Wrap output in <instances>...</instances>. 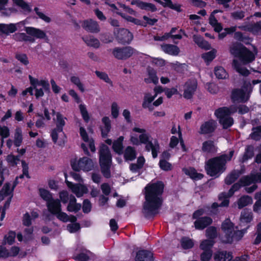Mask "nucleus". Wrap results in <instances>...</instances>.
<instances>
[{"instance_id": "obj_12", "label": "nucleus", "mask_w": 261, "mask_h": 261, "mask_svg": "<svg viewBox=\"0 0 261 261\" xmlns=\"http://www.w3.org/2000/svg\"><path fill=\"white\" fill-rule=\"evenodd\" d=\"M80 134L84 141V143L81 145V147L85 153L89 154L88 147L92 152H94L95 151V147L93 140L88 135L86 130L82 126L80 128Z\"/></svg>"}, {"instance_id": "obj_23", "label": "nucleus", "mask_w": 261, "mask_h": 261, "mask_svg": "<svg viewBox=\"0 0 261 261\" xmlns=\"http://www.w3.org/2000/svg\"><path fill=\"white\" fill-rule=\"evenodd\" d=\"M239 28L244 31L250 32L254 35H257L261 32V21L253 24L239 27Z\"/></svg>"}, {"instance_id": "obj_18", "label": "nucleus", "mask_w": 261, "mask_h": 261, "mask_svg": "<svg viewBox=\"0 0 261 261\" xmlns=\"http://www.w3.org/2000/svg\"><path fill=\"white\" fill-rule=\"evenodd\" d=\"M17 178H16L13 185L10 182L5 184L2 189L0 191V201L3 200L7 196H9L10 197H12L13 191L17 185Z\"/></svg>"}, {"instance_id": "obj_26", "label": "nucleus", "mask_w": 261, "mask_h": 261, "mask_svg": "<svg viewBox=\"0 0 261 261\" xmlns=\"http://www.w3.org/2000/svg\"><path fill=\"white\" fill-rule=\"evenodd\" d=\"M163 51L165 53L172 56H177L179 53V48L174 45L164 44L161 45Z\"/></svg>"}, {"instance_id": "obj_29", "label": "nucleus", "mask_w": 261, "mask_h": 261, "mask_svg": "<svg viewBox=\"0 0 261 261\" xmlns=\"http://www.w3.org/2000/svg\"><path fill=\"white\" fill-rule=\"evenodd\" d=\"M83 40L89 46L98 48L100 46V43L99 40L93 36H85L83 37Z\"/></svg>"}, {"instance_id": "obj_36", "label": "nucleus", "mask_w": 261, "mask_h": 261, "mask_svg": "<svg viewBox=\"0 0 261 261\" xmlns=\"http://www.w3.org/2000/svg\"><path fill=\"white\" fill-rule=\"evenodd\" d=\"M56 115V119L55 121L56 127L58 128V133H62L63 127L65 125L66 118L64 117L60 113H57Z\"/></svg>"}, {"instance_id": "obj_4", "label": "nucleus", "mask_w": 261, "mask_h": 261, "mask_svg": "<svg viewBox=\"0 0 261 261\" xmlns=\"http://www.w3.org/2000/svg\"><path fill=\"white\" fill-rule=\"evenodd\" d=\"M240 184H234L229 191L227 194L222 193L219 195V199L222 202L218 205L217 203H214L212 205V208L214 209L218 206H227L229 204L228 198L231 196L234 191L238 190L241 186H249L254 182H261V173L256 175L251 174V176H247L242 178Z\"/></svg>"}, {"instance_id": "obj_60", "label": "nucleus", "mask_w": 261, "mask_h": 261, "mask_svg": "<svg viewBox=\"0 0 261 261\" xmlns=\"http://www.w3.org/2000/svg\"><path fill=\"white\" fill-rule=\"evenodd\" d=\"M159 164L161 169L164 171H169L172 168V165L165 160H160Z\"/></svg>"}, {"instance_id": "obj_9", "label": "nucleus", "mask_w": 261, "mask_h": 261, "mask_svg": "<svg viewBox=\"0 0 261 261\" xmlns=\"http://www.w3.org/2000/svg\"><path fill=\"white\" fill-rule=\"evenodd\" d=\"M112 156L109 148L105 145H102L99 151V163L101 172L103 176L109 178L111 176L110 167Z\"/></svg>"}, {"instance_id": "obj_47", "label": "nucleus", "mask_w": 261, "mask_h": 261, "mask_svg": "<svg viewBox=\"0 0 261 261\" xmlns=\"http://www.w3.org/2000/svg\"><path fill=\"white\" fill-rule=\"evenodd\" d=\"M156 2L161 4L163 6L168 7L171 9H174L177 11H180V6L177 4H173L171 0H154Z\"/></svg>"}, {"instance_id": "obj_55", "label": "nucleus", "mask_w": 261, "mask_h": 261, "mask_svg": "<svg viewBox=\"0 0 261 261\" xmlns=\"http://www.w3.org/2000/svg\"><path fill=\"white\" fill-rule=\"evenodd\" d=\"M13 3L16 6L21 8L24 11H30L28 4L24 0H12Z\"/></svg>"}, {"instance_id": "obj_11", "label": "nucleus", "mask_w": 261, "mask_h": 261, "mask_svg": "<svg viewBox=\"0 0 261 261\" xmlns=\"http://www.w3.org/2000/svg\"><path fill=\"white\" fill-rule=\"evenodd\" d=\"M252 91V85L250 83H245L243 89L235 90L232 93V99L234 102H244L249 97Z\"/></svg>"}, {"instance_id": "obj_49", "label": "nucleus", "mask_w": 261, "mask_h": 261, "mask_svg": "<svg viewBox=\"0 0 261 261\" xmlns=\"http://www.w3.org/2000/svg\"><path fill=\"white\" fill-rule=\"evenodd\" d=\"M144 21L141 20L140 26L146 27L147 25H153L158 21L155 18H149L147 16L144 15L143 17Z\"/></svg>"}, {"instance_id": "obj_40", "label": "nucleus", "mask_w": 261, "mask_h": 261, "mask_svg": "<svg viewBox=\"0 0 261 261\" xmlns=\"http://www.w3.org/2000/svg\"><path fill=\"white\" fill-rule=\"evenodd\" d=\"M38 216L36 212L33 211L31 214L28 213H25L23 217V224L25 226H29L31 224L32 220L37 218Z\"/></svg>"}, {"instance_id": "obj_41", "label": "nucleus", "mask_w": 261, "mask_h": 261, "mask_svg": "<svg viewBox=\"0 0 261 261\" xmlns=\"http://www.w3.org/2000/svg\"><path fill=\"white\" fill-rule=\"evenodd\" d=\"M184 171L186 174L194 180L200 179L203 176L202 174L197 173L195 169L192 168L184 169Z\"/></svg>"}, {"instance_id": "obj_37", "label": "nucleus", "mask_w": 261, "mask_h": 261, "mask_svg": "<svg viewBox=\"0 0 261 261\" xmlns=\"http://www.w3.org/2000/svg\"><path fill=\"white\" fill-rule=\"evenodd\" d=\"M217 53V50L213 48L211 51L202 54L201 58L207 64H208L216 58Z\"/></svg>"}, {"instance_id": "obj_42", "label": "nucleus", "mask_w": 261, "mask_h": 261, "mask_svg": "<svg viewBox=\"0 0 261 261\" xmlns=\"http://www.w3.org/2000/svg\"><path fill=\"white\" fill-rule=\"evenodd\" d=\"M214 73L218 79H226L228 77V74L222 66H217L214 69Z\"/></svg>"}, {"instance_id": "obj_19", "label": "nucleus", "mask_w": 261, "mask_h": 261, "mask_svg": "<svg viewBox=\"0 0 261 261\" xmlns=\"http://www.w3.org/2000/svg\"><path fill=\"white\" fill-rule=\"evenodd\" d=\"M29 79L31 85L32 86L33 88L38 87V86H41L44 89V91H48L49 89V84L47 80L35 78L32 75H29Z\"/></svg>"}, {"instance_id": "obj_48", "label": "nucleus", "mask_w": 261, "mask_h": 261, "mask_svg": "<svg viewBox=\"0 0 261 261\" xmlns=\"http://www.w3.org/2000/svg\"><path fill=\"white\" fill-rule=\"evenodd\" d=\"M252 220V215L251 212L246 210H244L240 217L241 222L248 223L250 222Z\"/></svg>"}, {"instance_id": "obj_51", "label": "nucleus", "mask_w": 261, "mask_h": 261, "mask_svg": "<svg viewBox=\"0 0 261 261\" xmlns=\"http://www.w3.org/2000/svg\"><path fill=\"white\" fill-rule=\"evenodd\" d=\"M70 81L72 83L74 84L78 88L79 90L84 92L85 91L84 86L83 84L81 82L80 78L76 76H72L70 77Z\"/></svg>"}, {"instance_id": "obj_30", "label": "nucleus", "mask_w": 261, "mask_h": 261, "mask_svg": "<svg viewBox=\"0 0 261 261\" xmlns=\"http://www.w3.org/2000/svg\"><path fill=\"white\" fill-rule=\"evenodd\" d=\"M193 40L195 43L201 48L209 50L212 48L211 44L206 41L204 40L202 37L200 36L194 35Z\"/></svg>"}, {"instance_id": "obj_54", "label": "nucleus", "mask_w": 261, "mask_h": 261, "mask_svg": "<svg viewBox=\"0 0 261 261\" xmlns=\"http://www.w3.org/2000/svg\"><path fill=\"white\" fill-rule=\"evenodd\" d=\"M79 109L83 119L85 122H88L89 121L90 116L86 106L84 104H80L79 106Z\"/></svg>"}, {"instance_id": "obj_14", "label": "nucleus", "mask_w": 261, "mask_h": 261, "mask_svg": "<svg viewBox=\"0 0 261 261\" xmlns=\"http://www.w3.org/2000/svg\"><path fill=\"white\" fill-rule=\"evenodd\" d=\"M65 181L68 187L71 190L72 193H73L77 197H81L86 194L88 192V188L86 185L82 184H73L71 182L67 180L66 178V174Z\"/></svg>"}, {"instance_id": "obj_56", "label": "nucleus", "mask_w": 261, "mask_h": 261, "mask_svg": "<svg viewBox=\"0 0 261 261\" xmlns=\"http://www.w3.org/2000/svg\"><path fill=\"white\" fill-rule=\"evenodd\" d=\"M240 174L239 172L236 171L232 172L225 178V183L227 185L232 184L239 177Z\"/></svg>"}, {"instance_id": "obj_43", "label": "nucleus", "mask_w": 261, "mask_h": 261, "mask_svg": "<svg viewBox=\"0 0 261 261\" xmlns=\"http://www.w3.org/2000/svg\"><path fill=\"white\" fill-rule=\"evenodd\" d=\"M56 216L61 221L66 222L67 221H70L71 222H74L76 220V218L74 216H68L65 213L60 211L57 213Z\"/></svg>"}, {"instance_id": "obj_53", "label": "nucleus", "mask_w": 261, "mask_h": 261, "mask_svg": "<svg viewBox=\"0 0 261 261\" xmlns=\"http://www.w3.org/2000/svg\"><path fill=\"white\" fill-rule=\"evenodd\" d=\"M10 136V129L7 126H0V136L2 137V146L3 145L5 138H7Z\"/></svg>"}, {"instance_id": "obj_38", "label": "nucleus", "mask_w": 261, "mask_h": 261, "mask_svg": "<svg viewBox=\"0 0 261 261\" xmlns=\"http://www.w3.org/2000/svg\"><path fill=\"white\" fill-rule=\"evenodd\" d=\"M9 0H0V11L5 16H10L14 11V9L11 8H6Z\"/></svg>"}, {"instance_id": "obj_27", "label": "nucleus", "mask_w": 261, "mask_h": 261, "mask_svg": "<svg viewBox=\"0 0 261 261\" xmlns=\"http://www.w3.org/2000/svg\"><path fill=\"white\" fill-rule=\"evenodd\" d=\"M144 81L147 84L152 83L154 84H157L159 82V78L156 75V71L153 69H148Z\"/></svg>"}, {"instance_id": "obj_59", "label": "nucleus", "mask_w": 261, "mask_h": 261, "mask_svg": "<svg viewBox=\"0 0 261 261\" xmlns=\"http://www.w3.org/2000/svg\"><path fill=\"white\" fill-rule=\"evenodd\" d=\"M111 112L113 118H117L118 117L119 114V107L116 102H114L112 103Z\"/></svg>"}, {"instance_id": "obj_7", "label": "nucleus", "mask_w": 261, "mask_h": 261, "mask_svg": "<svg viewBox=\"0 0 261 261\" xmlns=\"http://www.w3.org/2000/svg\"><path fill=\"white\" fill-rule=\"evenodd\" d=\"M24 31L28 35L31 36L27 35L24 33H18L13 36L14 39L17 41L34 42L35 39L32 37L41 39H45L46 37L45 32L38 28L32 27H26L24 28Z\"/></svg>"}, {"instance_id": "obj_22", "label": "nucleus", "mask_w": 261, "mask_h": 261, "mask_svg": "<svg viewBox=\"0 0 261 261\" xmlns=\"http://www.w3.org/2000/svg\"><path fill=\"white\" fill-rule=\"evenodd\" d=\"M102 125L101 126V135L102 137H106L111 128V122L110 118L107 116L103 117L101 119Z\"/></svg>"}, {"instance_id": "obj_44", "label": "nucleus", "mask_w": 261, "mask_h": 261, "mask_svg": "<svg viewBox=\"0 0 261 261\" xmlns=\"http://www.w3.org/2000/svg\"><path fill=\"white\" fill-rule=\"evenodd\" d=\"M155 97L154 95H152L150 93H145L142 103L143 108H149L151 103L154 100Z\"/></svg>"}, {"instance_id": "obj_8", "label": "nucleus", "mask_w": 261, "mask_h": 261, "mask_svg": "<svg viewBox=\"0 0 261 261\" xmlns=\"http://www.w3.org/2000/svg\"><path fill=\"white\" fill-rule=\"evenodd\" d=\"M237 109L234 106L229 108L223 107L217 109L215 114L219 119V122L223 125V128H227L231 126L233 123V120L230 115L237 112Z\"/></svg>"}, {"instance_id": "obj_63", "label": "nucleus", "mask_w": 261, "mask_h": 261, "mask_svg": "<svg viewBox=\"0 0 261 261\" xmlns=\"http://www.w3.org/2000/svg\"><path fill=\"white\" fill-rule=\"evenodd\" d=\"M206 88L211 94H216L219 91L218 86L214 83H208L206 85Z\"/></svg>"}, {"instance_id": "obj_52", "label": "nucleus", "mask_w": 261, "mask_h": 261, "mask_svg": "<svg viewBox=\"0 0 261 261\" xmlns=\"http://www.w3.org/2000/svg\"><path fill=\"white\" fill-rule=\"evenodd\" d=\"M214 244V242L213 240H205L201 243L200 248L203 251L212 250L211 248Z\"/></svg>"}, {"instance_id": "obj_21", "label": "nucleus", "mask_w": 261, "mask_h": 261, "mask_svg": "<svg viewBox=\"0 0 261 261\" xmlns=\"http://www.w3.org/2000/svg\"><path fill=\"white\" fill-rule=\"evenodd\" d=\"M82 27L86 30L92 33H98L100 31L98 23L91 19L84 20L82 23Z\"/></svg>"}, {"instance_id": "obj_46", "label": "nucleus", "mask_w": 261, "mask_h": 261, "mask_svg": "<svg viewBox=\"0 0 261 261\" xmlns=\"http://www.w3.org/2000/svg\"><path fill=\"white\" fill-rule=\"evenodd\" d=\"M252 202V199L250 196H243L241 197L238 201V207L239 208H241L248 204H251Z\"/></svg>"}, {"instance_id": "obj_31", "label": "nucleus", "mask_w": 261, "mask_h": 261, "mask_svg": "<svg viewBox=\"0 0 261 261\" xmlns=\"http://www.w3.org/2000/svg\"><path fill=\"white\" fill-rule=\"evenodd\" d=\"M124 137L120 136L118 139L115 140L113 143L112 148L114 152L118 154H121L123 153V141Z\"/></svg>"}, {"instance_id": "obj_32", "label": "nucleus", "mask_w": 261, "mask_h": 261, "mask_svg": "<svg viewBox=\"0 0 261 261\" xmlns=\"http://www.w3.org/2000/svg\"><path fill=\"white\" fill-rule=\"evenodd\" d=\"M212 222L211 218L209 217H203L197 220L195 223V226L196 229H202L210 225Z\"/></svg>"}, {"instance_id": "obj_16", "label": "nucleus", "mask_w": 261, "mask_h": 261, "mask_svg": "<svg viewBox=\"0 0 261 261\" xmlns=\"http://www.w3.org/2000/svg\"><path fill=\"white\" fill-rule=\"evenodd\" d=\"M24 23L20 21L16 23H0V35H9L13 33L18 30H20L21 27L23 26Z\"/></svg>"}, {"instance_id": "obj_2", "label": "nucleus", "mask_w": 261, "mask_h": 261, "mask_svg": "<svg viewBox=\"0 0 261 261\" xmlns=\"http://www.w3.org/2000/svg\"><path fill=\"white\" fill-rule=\"evenodd\" d=\"M230 53L239 57L232 62V67L240 74L246 76L249 73V70L244 66L255 59V55L240 43H233L230 47Z\"/></svg>"}, {"instance_id": "obj_10", "label": "nucleus", "mask_w": 261, "mask_h": 261, "mask_svg": "<svg viewBox=\"0 0 261 261\" xmlns=\"http://www.w3.org/2000/svg\"><path fill=\"white\" fill-rule=\"evenodd\" d=\"M71 165L72 168L77 171L80 170L89 171L91 170L94 167L92 160L87 157L74 159L71 161Z\"/></svg>"}, {"instance_id": "obj_34", "label": "nucleus", "mask_w": 261, "mask_h": 261, "mask_svg": "<svg viewBox=\"0 0 261 261\" xmlns=\"http://www.w3.org/2000/svg\"><path fill=\"white\" fill-rule=\"evenodd\" d=\"M124 158L126 161H133L136 158V151L134 147L128 146L124 152Z\"/></svg>"}, {"instance_id": "obj_13", "label": "nucleus", "mask_w": 261, "mask_h": 261, "mask_svg": "<svg viewBox=\"0 0 261 261\" xmlns=\"http://www.w3.org/2000/svg\"><path fill=\"white\" fill-rule=\"evenodd\" d=\"M135 53V50L130 46L124 47H115L112 50L113 56L121 60H125Z\"/></svg>"}, {"instance_id": "obj_20", "label": "nucleus", "mask_w": 261, "mask_h": 261, "mask_svg": "<svg viewBox=\"0 0 261 261\" xmlns=\"http://www.w3.org/2000/svg\"><path fill=\"white\" fill-rule=\"evenodd\" d=\"M216 127V122L210 120L202 123L200 127L199 133L201 134H206L212 133Z\"/></svg>"}, {"instance_id": "obj_64", "label": "nucleus", "mask_w": 261, "mask_h": 261, "mask_svg": "<svg viewBox=\"0 0 261 261\" xmlns=\"http://www.w3.org/2000/svg\"><path fill=\"white\" fill-rule=\"evenodd\" d=\"M250 137L255 140L261 138V126L257 127L253 129V132L250 135Z\"/></svg>"}, {"instance_id": "obj_39", "label": "nucleus", "mask_w": 261, "mask_h": 261, "mask_svg": "<svg viewBox=\"0 0 261 261\" xmlns=\"http://www.w3.org/2000/svg\"><path fill=\"white\" fill-rule=\"evenodd\" d=\"M81 207V204L76 203V199L74 196L70 195L69 203L67 206V210L69 212H76L80 210Z\"/></svg>"}, {"instance_id": "obj_15", "label": "nucleus", "mask_w": 261, "mask_h": 261, "mask_svg": "<svg viewBox=\"0 0 261 261\" xmlns=\"http://www.w3.org/2000/svg\"><path fill=\"white\" fill-rule=\"evenodd\" d=\"M114 34L118 41L122 44L129 43L133 39L132 34L127 29H116Z\"/></svg>"}, {"instance_id": "obj_50", "label": "nucleus", "mask_w": 261, "mask_h": 261, "mask_svg": "<svg viewBox=\"0 0 261 261\" xmlns=\"http://www.w3.org/2000/svg\"><path fill=\"white\" fill-rule=\"evenodd\" d=\"M16 237V233L13 231H10L7 233L4 238V243L8 244L9 245L12 244L14 241Z\"/></svg>"}, {"instance_id": "obj_45", "label": "nucleus", "mask_w": 261, "mask_h": 261, "mask_svg": "<svg viewBox=\"0 0 261 261\" xmlns=\"http://www.w3.org/2000/svg\"><path fill=\"white\" fill-rule=\"evenodd\" d=\"M202 149L205 152H214L216 151L217 148L213 141H207L203 143Z\"/></svg>"}, {"instance_id": "obj_62", "label": "nucleus", "mask_w": 261, "mask_h": 261, "mask_svg": "<svg viewBox=\"0 0 261 261\" xmlns=\"http://www.w3.org/2000/svg\"><path fill=\"white\" fill-rule=\"evenodd\" d=\"M19 159L17 156H15L12 154L8 155L6 158V161L8 164L12 166L16 165Z\"/></svg>"}, {"instance_id": "obj_24", "label": "nucleus", "mask_w": 261, "mask_h": 261, "mask_svg": "<svg viewBox=\"0 0 261 261\" xmlns=\"http://www.w3.org/2000/svg\"><path fill=\"white\" fill-rule=\"evenodd\" d=\"M47 206L49 211L55 215L61 211V204L58 200L51 199L47 203Z\"/></svg>"}, {"instance_id": "obj_17", "label": "nucleus", "mask_w": 261, "mask_h": 261, "mask_svg": "<svg viewBox=\"0 0 261 261\" xmlns=\"http://www.w3.org/2000/svg\"><path fill=\"white\" fill-rule=\"evenodd\" d=\"M197 87V82L195 79L187 81L184 85L183 96L186 99H191Z\"/></svg>"}, {"instance_id": "obj_35", "label": "nucleus", "mask_w": 261, "mask_h": 261, "mask_svg": "<svg viewBox=\"0 0 261 261\" xmlns=\"http://www.w3.org/2000/svg\"><path fill=\"white\" fill-rule=\"evenodd\" d=\"M218 12V10H214L212 12L209 18V22L214 28V30L216 32H220L222 30V27L221 24L218 22L217 20L214 16V14Z\"/></svg>"}, {"instance_id": "obj_6", "label": "nucleus", "mask_w": 261, "mask_h": 261, "mask_svg": "<svg viewBox=\"0 0 261 261\" xmlns=\"http://www.w3.org/2000/svg\"><path fill=\"white\" fill-rule=\"evenodd\" d=\"M222 229L225 235V239H223V241L225 243H231L233 241L240 240L247 231V229L244 230H238V227H234L229 219H226L223 222Z\"/></svg>"}, {"instance_id": "obj_58", "label": "nucleus", "mask_w": 261, "mask_h": 261, "mask_svg": "<svg viewBox=\"0 0 261 261\" xmlns=\"http://www.w3.org/2000/svg\"><path fill=\"white\" fill-rule=\"evenodd\" d=\"M40 196L47 203L51 199V195L50 193L46 189H39Z\"/></svg>"}, {"instance_id": "obj_57", "label": "nucleus", "mask_w": 261, "mask_h": 261, "mask_svg": "<svg viewBox=\"0 0 261 261\" xmlns=\"http://www.w3.org/2000/svg\"><path fill=\"white\" fill-rule=\"evenodd\" d=\"M181 245L184 249L191 248L194 245L192 240L188 238H183L181 240Z\"/></svg>"}, {"instance_id": "obj_25", "label": "nucleus", "mask_w": 261, "mask_h": 261, "mask_svg": "<svg viewBox=\"0 0 261 261\" xmlns=\"http://www.w3.org/2000/svg\"><path fill=\"white\" fill-rule=\"evenodd\" d=\"M232 258V254L227 251L218 252L214 255L215 261H231Z\"/></svg>"}, {"instance_id": "obj_61", "label": "nucleus", "mask_w": 261, "mask_h": 261, "mask_svg": "<svg viewBox=\"0 0 261 261\" xmlns=\"http://www.w3.org/2000/svg\"><path fill=\"white\" fill-rule=\"evenodd\" d=\"M95 74L100 79L112 85V82L106 73L96 71H95Z\"/></svg>"}, {"instance_id": "obj_1", "label": "nucleus", "mask_w": 261, "mask_h": 261, "mask_svg": "<svg viewBox=\"0 0 261 261\" xmlns=\"http://www.w3.org/2000/svg\"><path fill=\"white\" fill-rule=\"evenodd\" d=\"M164 185L161 181L148 184L145 187V202L143 213L149 217L156 214L162 202Z\"/></svg>"}, {"instance_id": "obj_3", "label": "nucleus", "mask_w": 261, "mask_h": 261, "mask_svg": "<svg viewBox=\"0 0 261 261\" xmlns=\"http://www.w3.org/2000/svg\"><path fill=\"white\" fill-rule=\"evenodd\" d=\"M129 141L134 145H145L147 151H151L152 157L155 158L160 151V145L157 140H150V135L143 128L137 126L133 127L129 135Z\"/></svg>"}, {"instance_id": "obj_28", "label": "nucleus", "mask_w": 261, "mask_h": 261, "mask_svg": "<svg viewBox=\"0 0 261 261\" xmlns=\"http://www.w3.org/2000/svg\"><path fill=\"white\" fill-rule=\"evenodd\" d=\"M152 257L151 252L146 250H141L137 253L136 261H152Z\"/></svg>"}, {"instance_id": "obj_33", "label": "nucleus", "mask_w": 261, "mask_h": 261, "mask_svg": "<svg viewBox=\"0 0 261 261\" xmlns=\"http://www.w3.org/2000/svg\"><path fill=\"white\" fill-rule=\"evenodd\" d=\"M23 141L22 131L20 127H17L14 134V144L15 146H20Z\"/></svg>"}, {"instance_id": "obj_5", "label": "nucleus", "mask_w": 261, "mask_h": 261, "mask_svg": "<svg viewBox=\"0 0 261 261\" xmlns=\"http://www.w3.org/2000/svg\"><path fill=\"white\" fill-rule=\"evenodd\" d=\"M233 151H230L229 155H222L207 161L205 168L208 174L213 176L219 175L225 170V164L231 160Z\"/></svg>"}]
</instances>
